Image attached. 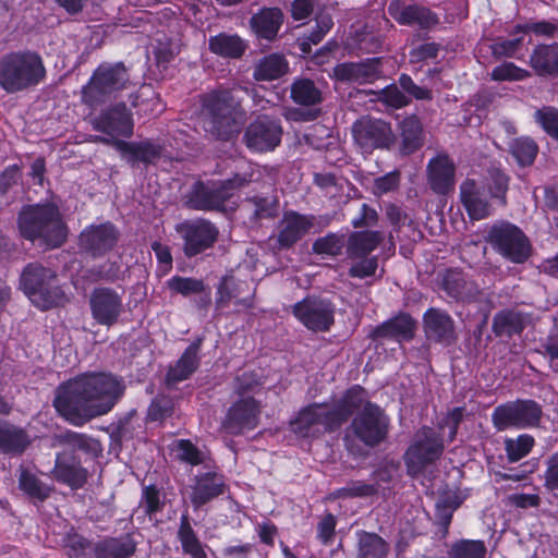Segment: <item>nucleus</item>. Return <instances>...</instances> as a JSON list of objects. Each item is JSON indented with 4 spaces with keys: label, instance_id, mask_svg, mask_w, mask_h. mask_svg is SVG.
Masks as SVG:
<instances>
[{
    "label": "nucleus",
    "instance_id": "obj_39",
    "mask_svg": "<svg viewBox=\"0 0 558 558\" xmlns=\"http://www.w3.org/2000/svg\"><path fill=\"white\" fill-rule=\"evenodd\" d=\"M289 72V62L281 53H269L258 59L253 66V78L270 82L281 78Z\"/></svg>",
    "mask_w": 558,
    "mask_h": 558
},
{
    "label": "nucleus",
    "instance_id": "obj_17",
    "mask_svg": "<svg viewBox=\"0 0 558 558\" xmlns=\"http://www.w3.org/2000/svg\"><path fill=\"white\" fill-rule=\"evenodd\" d=\"M120 239L119 229L110 221L99 225H90L82 230L78 235L81 252L99 258L111 252Z\"/></svg>",
    "mask_w": 558,
    "mask_h": 558
},
{
    "label": "nucleus",
    "instance_id": "obj_14",
    "mask_svg": "<svg viewBox=\"0 0 558 558\" xmlns=\"http://www.w3.org/2000/svg\"><path fill=\"white\" fill-rule=\"evenodd\" d=\"M283 129L281 121L267 114L258 116L245 129L243 143L254 153L275 150L281 143Z\"/></svg>",
    "mask_w": 558,
    "mask_h": 558
},
{
    "label": "nucleus",
    "instance_id": "obj_47",
    "mask_svg": "<svg viewBox=\"0 0 558 558\" xmlns=\"http://www.w3.org/2000/svg\"><path fill=\"white\" fill-rule=\"evenodd\" d=\"M496 337H512L524 329V319L521 313L512 310H502L495 314L492 324Z\"/></svg>",
    "mask_w": 558,
    "mask_h": 558
},
{
    "label": "nucleus",
    "instance_id": "obj_15",
    "mask_svg": "<svg viewBox=\"0 0 558 558\" xmlns=\"http://www.w3.org/2000/svg\"><path fill=\"white\" fill-rule=\"evenodd\" d=\"M352 135L355 144L364 153L389 149L396 142L390 123L369 117H363L353 123Z\"/></svg>",
    "mask_w": 558,
    "mask_h": 558
},
{
    "label": "nucleus",
    "instance_id": "obj_54",
    "mask_svg": "<svg viewBox=\"0 0 558 558\" xmlns=\"http://www.w3.org/2000/svg\"><path fill=\"white\" fill-rule=\"evenodd\" d=\"M533 118L548 136L558 142V108L544 106L534 112Z\"/></svg>",
    "mask_w": 558,
    "mask_h": 558
},
{
    "label": "nucleus",
    "instance_id": "obj_52",
    "mask_svg": "<svg viewBox=\"0 0 558 558\" xmlns=\"http://www.w3.org/2000/svg\"><path fill=\"white\" fill-rule=\"evenodd\" d=\"M487 548L483 541L461 539L451 545L448 558H486Z\"/></svg>",
    "mask_w": 558,
    "mask_h": 558
},
{
    "label": "nucleus",
    "instance_id": "obj_37",
    "mask_svg": "<svg viewBox=\"0 0 558 558\" xmlns=\"http://www.w3.org/2000/svg\"><path fill=\"white\" fill-rule=\"evenodd\" d=\"M31 442V437L24 428L8 421H0V452L20 456Z\"/></svg>",
    "mask_w": 558,
    "mask_h": 558
},
{
    "label": "nucleus",
    "instance_id": "obj_49",
    "mask_svg": "<svg viewBox=\"0 0 558 558\" xmlns=\"http://www.w3.org/2000/svg\"><path fill=\"white\" fill-rule=\"evenodd\" d=\"M480 183L486 185V192L492 199H497L502 206L507 204L506 194L509 187L508 175L499 169L493 168L488 170L485 181Z\"/></svg>",
    "mask_w": 558,
    "mask_h": 558
},
{
    "label": "nucleus",
    "instance_id": "obj_11",
    "mask_svg": "<svg viewBox=\"0 0 558 558\" xmlns=\"http://www.w3.org/2000/svg\"><path fill=\"white\" fill-rule=\"evenodd\" d=\"M542 405L532 399H517L497 405L492 413V422L498 432L509 428H530L539 425Z\"/></svg>",
    "mask_w": 558,
    "mask_h": 558
},
{
    "label": "nucleus",
    "instance_id": "obj_40",
    "mask_svg": "<svg viewBox=\"0 0 558 558\" xmlns=\"http://www.w3.org/2000/svg\"><path fill=\"white\" fill-rule=\"evenodd\" d=\"M19 488L33 504L45 502L52 494L53 486L44 483L37 474L21 465L19 468Z\"/></svg>",
    "mask_w": 558,
    "mask_h": 558
},
{
    "label": "nucleus",
    "instance_id": "obj_48",
    "mask_svg": "<svg viewBox=\"0 0 558 558\" xmlns=\"http://www.w3.org/2000/svg\"><path fill=\"white\" fill-rule=\"evenodd\" d=\"M315 22V28L300 39L299 47L304 53H310L312 46L318 45L333 26V21L328 13H318Z\"/></svg>",
    "mask_w": 558,
    "mask_h": 558
},
{
    "label": "nucleus",
    "instance_id": "obj_4",
    "mask_svg": "<svg viewBox=\"0 0 558 558\" xmlns=\"http://www.w3.org/2000/svg\"><path fill=\"white\" fill-rule=\"evenodd\" d=\"M46 75L44 60L36 51H10L0 57V87L8 94L34 88Z\"/></svg>",
    "mask_w": 558,
    "mask_h": 558
},
{
    "label": "nucleus",
    "instance_id": "obj_36",
    "mask_svg": "<svg viewBox=\"0 0 558 558\" xmlns=\"http://www.w3.org/2000/svg\"><path fill=\"white\" fill-rule=\"evenodd\" d=\"M283 23V13L278 8H265L254 14L250 20V25L258 38L272 41Z\"/></svg>",
    "mask_w": 558,
    "mask_h": 558
},
{
    "label": "nucleus",
    "instance_id": "obj_45",
    "mask_svg": "<svg viewBox=\"0 0 558 558\" xmlns=\"http://www.w3.org/2000/svg\"><path fill=\"white\" fill-rule=\"evenodd\" d=\"M177 537L181 544L182 553L191 558H207L205 545L194 531L191 519L185 511L180 518Z\"/></svg>",
    "mask_w": 558,
    "mask_h": 558
},
{
    "label": "nucleus",
    "instance_id": "obj_41",
    "mask_svg": "<svg viewBox=\"0 0 558 558\" xmlns=\"http://www.w3.org/2000/svg\"><path fill=\"white\" fill-rule=\"evenodd\" d=\"M210 52L227 59H240L247 49V44L236 34L219 33L208 39Z\"/></svg>",
    "mask_w": 558,
    "mask_h": 558
},
{
    "label": "nucleus",
    "instance_id": "obj_61",
    "mask_svg": "<svg viewBox=\"0 0 558 558\" xmlns=\"http://www.w3.org/2000/svg\"><path fill=\"white\" fill-rule=\"evenodd\" d=\"M132 106L137 107L140 112L160 111L159 98L155 95L150 86H143L136 95L132 97Z\"/></svg>",
    "mask_w": 558,
    "mask_h": 558
},
{
    "label": "nucleus",
    "instance_id": "obj_5",
    "mask_svg": "<svg viewBox=\"0 0 558 558\" xmlns=\"http://www.w3.org/2000/svg\"><path fill=\"white\" fill-rule=\"evenodd\" d=\"M389 425V417L379 405L366 403L344 430L345 449L352 456H364L365 451L361 444L367 448L379 446L388 437Z\"/></svg>",
    "mask_w": 558,
    "mask_h": 558
},
{
    "label": "nucleus",
    "instance_id": "obj_28",
    "mask_svg": "<svg viewBox=\"0 0 558 558\" xmlns=\"http://www.w3.org/2000/svg\"><path fill=\"white\" fill-rule=\"evenodd\" d=\"M366 403H372L367 400V391L360 385L350 387L332 407H329L337 429L354 413L362 411Z\"/></svg>",
    "mask_w": 558,
    "mask_h": 558
},
{
    "label": "nucleus",
    "instance_id": "obj_35",
    "mask_svg": "<svg viewBox=\"0 0 558 558\" xmlns=\"http://www.w3.org/2000/svg\"><path fill=\"white\" fill-rule=\"evenodd\" d=\"M529 64L541 77H558V43L536 45Z\"/></svg>",
    "mask_w": 558,
    "mask_h": 558
},
{
    "label": "nucleus",
    "instance_id": "obj_12",
    "mask_svg": "<svg viewBox=\"0 0 558 558\" xmlns=\"http://www.w3.org/2000/svg\"><path fill=\"white\" fill-rule=\"evenodd\" d=\"M175 231L183 241L182 251L189 258L211 248L219 238V229L208 219L185 220L175 226Z\"/></svg>",
    "mask_w": 558,
    "mask_h": 558
},
{
    "label": "nucleus",
    "instance_id": "obj_62",
    "mask_svg": "<svg viewBox=\"0 0 558 558\" xmlns=\"http://www.w3.org/2000/svg\"><path fill=\"white\" fill-rule=\"evenodd\" d=\"M378 269V257L368 256L359 258L350 266L348 275L351 278L365 279L376 275Z\"/></svg>",
    "mask_w": 558,
    "mask_h": 558
},
{
    "label": "nucleus",
    "instance_id": "obj_51",
    "mask_svg": "<svg viewBox=\"0 0 558 558\" xmlns=\"http://www.w3.org/2000/svg\"><path fill=\"white\" fill-rule=\"evenodd\" d=\"M347 247V239L342 233L329 232L325 236L316 239L312 245V250L318 255L338 256Z\"/></svg>",
    "mask_w": 558,
    "mask_h": 558
},
{
    "label": "nucleus",
    "instance_id": "obj_24",
    "mask_svg": "<svg viewBox=\"0 0 558 558\" xmlns=\"http://www.w3.org/2000/svg\"><path fill=\"white\" fill-rule=\"evenodd\" d=\"M51 474L58 483L74 490L82 488L88 478V471L82 466L81 460L69 451L57 453Z\"/></svg>",
    "mask_w": 558,
    "mask_h": 558
},
{
    "label": "nucleus",
    "instance_id": "obj_8",
    "mask_svg": "<svg viewBox=\"0 0 558 558\" xmlns=\"http://www.w3.org/2000/svg\"><path fill=\"white\" fill-rule=\"evenodd\" d=\"M130 73L123 62L101 63L82 89L84 104L94 107L106 102L114 94L129 87Z\"/></svg>",
    "mask_w": 558,
    "mask_h": 558
},
{
    "label": "nucleus",
    "instance_id": "obj_7",
    "mask_svg": "<svg viewBox=\"0 0 558 558\" xmlns=\"http://www.w3.org/2000/svg\"><path fill=\"white\" fill-rule=\"evenodd\" d=\"M445 451L444 434L429 426L418 428L403 453L407 474L417 478L425 470L435 464Z\"/></svg>",
    "mask_w": 558,
    "mask_h": 558
},
{
    "label": "nucleus",
    "instance_id": "obj_56",
    "mask_svg": "<svg viewBox=\"0 0 558 558\" xmlns=\"http://www.w3.org/2000/svg\"><path fill=\"white\" fill-rule=\"evenodd\" d=\"M538 147L531 138H519L511 146V154L521 166H530L534 162Z\"/></svg>",
    "mask_w": 558,
    "mask_h": 558
},
{
    "label": "nucleus",
    "instance_id": "obj_3",
    "mask_svg": "<svg viewBox=\"0 0 558 558\" xmlns=\"http://www.w3.org/2000/svg\"><path fill=\"white\" fill-rule=\"evenodd\" d=\"M203 104V129L213 140L228 142L241 132L245 111L230 89L206 94Z\"/></svg>",
    "mask_w": 558,
    "mask_h": 558
},
{
    "label": "nucleus",
    "instance_id": "obj_64",
    "mask_svg": "<svg viewBox=\"0 0 558 558\" xmlns=\"http://www.w3.org/2000/svg\"><path fill=\"white\" fill-rule=\"evenodd\" d=\"M398 84L401 89L407 93L408 97L415 98L416 100H432L433 92L424 86L415 84L412 77L408 74L402 73L398 78Z\"/></svg>",
    "mask_w": 558,
    "mask_h": 558
},
{
    "label": "nucleus",
    "instance_id": "obj_30",
    "mask_svg": "<svg viewBox=\"0 0 558 558\" xmlns=\"http://www.w3.org/2000/svg\"><path fill=\"white\" fill-rule=\"evenodd\" d=\"M94 129L110 136H130L133 123L125 105H118L102 112L95 119Z\"/></svg>",
    "mask_w": 558,
    "mask_h": 558
},
{
    "label": "nucleus",
    "instance_id": "obj_27",
    "mask_svg": "<svg viewBox=\"0 0 558 558\" xmlns=\"http://www.w3.org/2000/svg\"><path fill=\"white\" fill-rule=\"evenodd\" d=\"M223 476L216 472H206L194 477L190 499L195 510L210 502L226 492Z\"/></svg>",
    "mask_w": 558,
    "mask_h": 558
},
{
    "label": "nucleus",
    "instance_id": "obj_59",
    "mask_svg": "<svg viewBox=\"0 0 558 558\" xmlns=\"http://www.w3.org/2000/svg\"><path fill=\"white\" fill-rule=\"evenodd\" d=\"M531 76V73L517 66L512 62H506L493 69L490 77L494 81H523Z\"/></svg>",
    "mask_w": 558,
    "mask_h": 558
},
{
    "label": "nucleus",
    "instance_id": "obj_58",
    "mask_svg": "<svg viewBox=\"0 0 558 558\" xmlns=\"http://www.w3.org/2000/svg\"><path fill=\"white\" fill-rule=\"evenodd\" d=\"M141 506L145 514L153 517L160 512L165 507V501L161 500V493L156 485H147L143 487Z\"/></svg>",
    "mask_w": 558,
    "mask_h": 558
},
{
    "label": "nucleus",
    "instance_id": "obj_26",
    "mask_svg": "<svg viewBox=\"0 0 558 558\" xmlns=\"http://www.w3.org/2000/svg\"><path fill=\"white\" fill-rule=\"evenodd\" d=\"M427 183L438 195H447L456 184V166L447 155H437L426 167Z\"/></svg>",
    "mask_w": 558,
    "mask_h": 558
},
{
    "label": "nucleus",
    "instance_id": "obj_57",
    "mask_svg": "<svg viewBox=\"0 0 558 558\" xmlns=\"http://www.w3.org/2000/svg\"><path fill=\"white\" fill-rule=\"evenodd\" d=\"M460 506V501L454 495L441 496L435 505V517L438 523L447 529L452 520L454 510Z\"/></svg>",
    "mask_w": 558,
    "mask_h": 558
},
{
    "label": "nucleus",
    "instance_id": "obj_21",
    "mask_svg": "<svg viewBox=\"0 0 558 558\" xmlns=\"http://www.w3.org/2000/svg\"><path fill=\"white\" fill-rule=\"evenodd\" d=\"M260 415V404L254 398H243L229 409L223 422V428L231 435H239L245 429L257 427Z\"/></svg>",
    "mask_w": 558,
    "mask_h": 558
},
{
    "label": "nucleus",
    "instance_id": "obj_10",
    "mask_svg": "<svg viewBox=\"0 0 558 558\" xmlns=\"http://www.w3.org/2000/svg\"><path fill=\"white\" fill-rule=\"evenodd\" d=\"M485 241L496 253L514 264H523L531 256L532 246L529 238L511 222L501 220L492 225Z\"/></svg>",
    "mask_w": 558,
    "mask_h": 558
},
{
    "label": "nucleus",
    "instance_id": "obj_2",
    "mask_svg": "<svg viewBox=\"0 0 558 558\" xmlns=\"http://www.w3.org/2000/svg\"><path fill=\"white\" fill-rule=\"evenodd\" d=\"M20 235L46 250L61 247L68 239V227L59 208L50 203L25 205L17 215Z\"/></svg>",
    "mask_w": 558,
    "mask_h": 558
},
{
    "label": "nucleus",
    "instance_id": "obj_20",
    "mask_svg": "<svg viewBox=\"0 0 558 558\" xmlns=\"http://www.w3.org/2000/svg\"><path fill=\"white\" fill-rule=\"evenodd\" d=\"M315 216L303 215L294 210L283 213L277 226L279 248L289 250L303 239L314 227Z\"/></svg>",
    "mask_w": 558,
    "mask_h": 558
},
{
    "label": "nucleus",
    "instance_id": "obj_33",
    "mask_svg": "<svg viewBox=\"0 0 558 558\" xmlns=\"http://www.w3.org/2000/svg\"><path fill=\"white\" fill-rule=\"evenodd\" d=\"M117 149L125 156L128 162L153 163L159 159L163 151V146L153 141L125 142L117 140L113 142Z\"/></svg>",
    "mask_w": 558,
    "mask_h": 558
},
{
    "label": "nucleus",
    "instance_id": "obj_23",
    "mask_svg": "<svg viewBox=\"0 0 558 558\" xmlns=\"http://www.w3.org/2000/svg\"><path fill=\"white\" fill-rule=\"evenodd\" d=\"M460 201L472 220H482L492 214L493 208L486 185L474 179H465L461 183Z\"/></svg>",
    "mask_w": 558,
    "mask_h": 558
},
{
    "label": "nucleus",
    "instance_id": "obj_19",
    "mask_svg": "<svg viewBox=\"0 0 558 558\" xmlns=\"http://www.w3.org/2000/svg\"><path fill=\"white\" fill-rule=\"evenodd\" d=\"M93 318L101 326L111 327L123 313V299L116 290L106 287L95 288L89 296Z\"/></svg>",
    "mask_w": 558,
    "mask_h": 558
},
{
    "label": "nucleus",
    "instance_id": "obj_53",
    "mask_svg": "<svg viewBox=\"0 0 558 558\" xmlns=\"http://www.w3.org/2000/svg\"><path fill=\"white\" fill-rule=\"evenodd\" d=\"M166 284L171 293L181 294L185 298L202 294L206 288L204 281L201 279L181 276H173L167 280Z\"/></svg>",
    "mask_w": 558,
    "mask_h": 558
},
{
    "label": "nucleus",
    "instance_id": "obj_6",
    "mask_svg": "<svg viewBox=\"0 0 558 558\" xmlns=\"http://www.w3.org/2000/svg\"><path fill=\"white\" fill-rule=\"evenodd\" d=\"M248 183V180L240 174L231 179L216 182H195L185 195V207L204 211H233L238 207L236 191Z\"/></svg>",
    "mask_w": 558,
    "mask_h": 558
},
{
    "label": "nucleus",
    "instance_id": "obj_34",
    "mask_svg": "<svg viewBox=\"0 0 558 558\" xmlns=\"http://www.w3.org/2000/svg\"><path fill=\"white\" fill-rule=\"evenodd\" d=\"M381 231L356 230L347 239V256L351 260L368 257L384 241Z\"/></svg>",
    "mask_w": 558,
    "mask_h": 558
},
{
    "label": "nucleus",
    "instance_id": "obj_22",
    "mask_svg": "<svg viewBox=\"0 0 558 558\" xmlns=\"http://www.w3.org/2000/svg\"><path fill=\"white\" fill-rule=\"evenodd\" d=\"M423 328L429 341L450 345L457 340L454 320L444 310L428 308L423 315Z\"/></svg>",
    "mask_w": 558,
    "mask_h": 558
},
{
    "label": "nucleus",
    "instance_id": "obj_43",
    "mask_svg": "<svg viewBox=\"0 0 558 558\" xmlns=\"http://www.w3.org/2000/svg\"><path fill=\"white\" fill-rule=\"evenodd\" d=\"M244 288H247V283L244 281H235L234 279H225L218 288V296L216 299L217 308L227 307L231 301H234L236 306L243 308L253 307V294L247 296H241Z\"/></svg>",
    "mask_w": 558,
    "mask_h": 558
},
{
    "label": "nucleus",
    "instance_id": "obj_31",
    "mask_svg": "<svg viewBox=\"0 0 558 558\" xmlns=\"http://www.w3.org/2000/svg\"><path fill=\"white\" fill-rule=\"evenodd\" d=\"M201 344L202 339L192 342L174 365L169 366L165 379L168 387H174L179 383L189 379L197 371L201 363Z\"/></svg>",
    "mask_w": 558,
    "mask_h": 558
},
{
    "label": "nucleus",
    "instance_id": "obj_55",
    "mask_svg": "<svg viewBox=\"0 0 558 558\" xmlns=\"http://www.w3.org/2000/svg\"><path fill=\"white\" fill-rule=\"evenodd\" d=\"M246 205L252 213V219L254 221L275 217L278 208L276 199L262 196L247 198Z\"/></svg>",
    "mask_w": 558,
    "mask_h": 558
},
{
    "label": "nucleus",
    "instance_id": "obj_29",
    "mask_svg": "<svg viewBox=\"0 0 558 558\" xmlns=\"http://www.w3.org/2000/svg\"><path fill=\"white\" fill-rule=\"evenodd\" d=\"M416 323L407 313H400L399 315L384 322L383 324L375 327L369 338L374 341L378 340H411L414 337Z\"/></svg>",
    "mask_w": 558,
    "mask_h": 558
},
{
    "label": "nucleus",
    "instance_id": "obj_32",
    "mask_svg": "<svg viewBox=\"0 0 558 558\" xmlns=\"http://www.w3.org/2000/svg\"><path fill=\"white\" fill-rule=\"evenodd\" d=\"M388 12L401 25H417L422 29H428L438 23L437 15L420 4L399 7L390 3Z\"/></svg>",
    "mask_w": 558,
    "mask_h": 558
},
{
    "label": "nucleus",
    "instance_id": "obj_46",
    "mask_svg": "<svg viewBox=\"0 0 558 558\" xmlns=\"http://www.w3.org/2000/svg\"><path fill=\"white\" fill-rule=\"evenodd\" d=\"M356 536V558H388L390 546L380 535L359 531Z\"/></svg>",
    "mask_w": 558,
    "mask_h": 558
},
{
    "label": "nucleus",
    "instance_id": "obj_44",
    "mask_svg": "<svg viewBox=\"0 0 558 558\" xmlns=\"http://www.w3.org/2000/svg\"><path fill=\"white\" fill-rule=\"evenodd\" d=\"M290 98L302 107H314L324 100L323 92L317 84L307 77H298L290 85Z\"/></svg>",
    "mask_w": 558,
    "mask_h": 558
},
{
    "label": "nucleus",
    "instance_id": "obj_16",
    "mask_svg": "<svg viewBox=\"0 0 558 558\" xmlns=\"http://www.w3.org/2000/svg\"><path fill=\"white\" fill-rule=\"evenodd\" d=\"M291 430L300 437L315 438L337 430L327 403L314 402L302 408L290 421Z\"/></svg>",
    "mask_w": 558,
    "mask_h": 558
},
{
    "label": "nucleus",
    "instance_id": "obj_38",
    "mask_svg": "<svg viewBox=\"0 0 558 558\" xmlns=\"http://www.w3.org/2000/svg\"><path fill=\"white\" fill-rule=\"evenodd\" d=\"M399 151L409 156L418 150L424 144V130L421 120L412 114L399 123Z\"/></svg>",
    "mask_w": 558,
    "mask_h": 558
},
{
    "label": "nucleus",
    "instance_id": "obj_60",
    "mask_svg": "<svg viewBox=\"0 0 558 558\" xmlns=\"http://www.w3.org/2000/svg\"><path fill=\"white\" fill-rule=\"evenodd\" d=\"M378 99L395 109L407 107L411 102L410 97L403 93L399 84H390L383 88Z\"/></svg>",
    "mask_w": 558,
    "mask_h": 558
},
{
    "label": "nucleus",
    "instance_id": "obj_18",
    "mask_svg": "<svg viewBox=\"0 0 558 558\" xmlns=\"http://www.w3.org/2000/svg\"><path fill=\"white\" fill-rule=\"evenodd\" d=\"M438 278L440 289L458 303H473L482 295L476 281L461 268H448Z\"/></svg>",
    "mask_w": 558,
    "mask_h": 558
},
{
    "label": "nucleus",
    "instance_id": "obj_9",
    "mask_svg": "<svg viewBox=\"0 0 558 558\" xmlns=\"http://www.w3.org/2000/svg\"><path fill=\"white\" fill-rule=\"evenodd\" d=\"M57 274L40 263H29L21 274L20 284L34 305L40 310L57 306L63 299L62 290L56 284Z\"/></svg>",
    "mask_w": 558,
    "mask_h": 558
},
{
    "label": "nucleus",
    "instance_id": "obj_42",
    "mask_svg": "<svg viewBox=\"0 0 558 558\" xmlns=\"http://www.w3.org/2000/svg\"><path fill=\"white\" fill-rule=\"evenodd\" d=\"M136 551V542L131 534L108 537L95 545L96 558H129Z\"/></svg>",
    "mask_w": 558,
    "mask_h": 558
},
{
    "label": "nucleus",
    "instance_id": "obj_63",
    "mask_svg": "<svg viewBox=\"0 0 558 558\" xmlns=\"http://www.w3.org/2000/svg\"><path fill=\"white\" fill-rule=\"evenodd\" d=\"M376 492L375 485L366 484L362 481H351L347 486L337 489L336 496L338 498L368 497L376 494Z\"/></svg>",
    "mask_w": 558,
    "mask_h": 558
},
{
    "label": "nucleus",
    "instance_id": "obj_25",
    "mask_svg": "<svg viewBox=\"0 0 558 558\" xmlns=\"http://www.w3.org/2000/svg\"><path fill=\"white\" fill-rule=\"evenodd\" d=\"M380 58H369L362 62H344L337 64L332 74L337 81L351 84L372 83L380 77Z\"/></svg>",
    "mask_w": 558,
    "mask_h": 558
},
{
    "label": "nucleus",
    "instance_id": "obj_1",
    "mask_svg": "<svg viewBox=\"0 0 558 558\" xmlns=\"http://www.w3.org/2000/svg\"><path fill=\"white\" fill-rule=\"evenodd\" d=\"M124 389L123 380L112 374H84L57 388L53 407L66 422L80 427L110 412Z\"/></svg>",
    "mask_w": 558,
    "mask_h": 558
},
{
    "label": "nucleus",
    "instance_id": "obj_13",
    "mask_svg": "<svg viewBox=\"0 0 558 558\" xmlns=\"http://www.w3.org/2000/svg\"><path fill=\"white\" fill-rule=\"evenodd\" d=\"M335 304L319 296H307L292 306V314L308 330L327 332L335 324Z\"/></svg>",
    "mask_w": 558,
    "mask_h": 558
},
{
    "label": "nucleus",
    "instance_id": "obj_50",
    "mask_svg": "<svg viewBox=\"0 0 558 558\" xmlns=\"http://www.w3.org/2000/svg\"><path fill=\"white\" fill-rule=\"evenodd\" d=\"M504 444L508 461L514 463L531 452L535 440L531 435L521 434L517 438H506Z\"/></svg>",
    "mask_w": 558,
    "mask_h": 558
}]
</instances>
